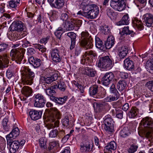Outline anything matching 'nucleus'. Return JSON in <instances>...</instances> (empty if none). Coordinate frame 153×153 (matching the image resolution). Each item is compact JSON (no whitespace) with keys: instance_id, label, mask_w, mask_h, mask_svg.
Returning a JSON list of instances; mask_svg holds the SVG:
<instances>
[{"instance_id":"nucleus-1","label":"nucleus","mask_w":153,"mask_h":153,"mask_svg":"<svg viewBox=\"0 0 153 153\" xmlns=\"http://www.w3.org/2000/svg\"><path fill=\"white\" fill-rule=\"evenodd\" d=\"M138 133L140 136L148 139L151 142L153 138V119L149 117L143 118L138 128Z\"/></svg>"},{"instance_id":"nucleus-2","label":"nucleus","mask_w":153,"mask_h":153,"mask_svg":"<svg viewBox=\"0 0 153 153\" xmlns=\"http://www.w3.org/2000/svg\"><path fill=\"white\" fill-rule=\"evenodd\" d=\"M81 7L84 6L82 8L83 11H79L78 14H81L88 19L95 18L98 15L99 12L98 7L95 4L86 5L82 3Z\"/></svg>"},{"instance_id":"nucleus-3","label":"nucleus","mask_w":153,"mask_h":153,"mask_svg":"<svg viewBox=\"0 0 153 153\" xmlns=\"http://www.w3.org/2000/svg\"><path fill=\"white\" fill-rule=\"evenodd\" d=\"M22 80L24 84L26 85H31L33 82V78L35 74L29 67L24 66L22 67Z\"/></svg>"},{"instance_id":"nucleus-4","label":"nucleus","mask_w":153,"mask_h":153,"mask_svg":"<svg viewBox=\"0 0 153 153\" xmlns=\"http://www.w3.org/2000/svg\"><path fill=\"white\" fill-rule=\"evenodd\" d=\"M61 118V114L57 109L56 108H52L48 114L46 120L50 122L54 121V126L55 127L59 126V121L58 120Z\"/></svg>"},{"instance_id":"nucleus-5","label":"nucleus","mask_w":153,"mask_h":153,"mask_svg":"<svg viewBox=\"0 0 153 153\" xmlns=\"http://www.w3.org/2000/svg\"><path fill=\"white\" fill-rule=\"evenodd\" d=\"M80 45L86 49H90L93 47V39L91 35L86 31H83L81 33Z\"/></svg>"},{"instance_id":"nucleus-6","label":"nucleus","mask_w":153,"mask_h":153,"mask_svg":"<svg viewBox=\"0 0 153 153\" xmlns=\"http://www.w3.org/2000/svg\"><path fill=\"white\" fill-rule=\"evenodd\" d=\"M113 60L111 59L108 56L99 58L98 63V66L103 70H108L112 67Z\"/></svg>"},{"instance_id":"nucleus-7","label":"nucleus","mask_w":153,"mask_h":153,"mask_svg":"<svg viewBox=\"0 0 153 153\" xmlns=\"http://www.w3.org/2000/svg\"><path fill=\"white\" fill-rule=\"evenodd\" d=\"M110 5L115 10L119 11L125 10L126 6L124 0H111Z\"/></svg>"},{"instance_id":"nucleus-8","label":"nucleus","mask_w":153,"mask_h":153,"mask_svg":"<svg viewBox=\"0 0 153 153\" xmlns=\"http://www.w3.org/2000/svg\"><path fill=\"white\" fill-rule=\"evenodd\" d=\"M22 51V50H19V49H12L10 53L12 60L15 61L17 63L20 64L24 56L23 53H21Z\"/></svg>"},{"instance_id":"nucleus-9","label":"nucleus","mask_w":153,"mask_h":153,"mask_svg":"<svg viewBox=\"0 0 153 153\" xmlns=\"http://www.w3.org/2000/svg\"><path fill=\"white\" fill-rule=\"evenodd\" d=\"M14 139L11 138H7V144L11 153H15L17 152L19 146V142L17 141L14 140Z\"/></svg>"},{"instance_id":"nucleus-10","label":"nucleus","mask_w":153,"mask_h":153,"mask_svg":"<svg viewBox=\"0 0 153 153\" xmlns=\"http://www.w3.org/2000/svg\"><path fill=\"white\" fill-rule=\"evenodd\" d=\"M110 91L113 94L110 95L104 99V101L107 102H110L116 100L119 97L120 94L115 88L114 84H112L110 87Z\"/></svg>"},{"instance_id":"nucleus-11","label":"nucleus","mask_w":153,"mask_h":153,"mask_svg":"<svg viewBox=\"0 0 153 153\" xmlns=\"http://www.w3.org/2000/svg\"><path fill=\"white\" fill-rule=\"evenodd\" d=\"M34 105L37 107H43L46 102V99L42 94H38L35 95Z\"/></svg>"},{"instance_id":"nucleus-12","label":"nucleus","mask_w":153,"mask_h":153,"mask_svg":"<svg viewBox=\"0 0 153 153\" xmlns=\"http://www.w3.org/2000/svg\"><path fill=\"white\" fill-rule=\"evenodd\" d=\"M113 122V120L110 117L106 118L104 120V129L108 133H112L114 132V127Z\"/></svg>"},{"instance_id":"nucleus-13","label":"nucleus","mask_w":153,"mask_h":153,"mask_svg":"<svg viewBox=\"0 0 153 153\" xmlns=\"http://www.w3.org/2000/svg\"><path fill=\"white\" fill-rule=\"evenodd\" d=\"M24 25L21 21L14 22L10 25L9 29L10 31H21L24 30Z\"/></svg>"},{"instance_id":"nucleus-14","label":"nucleus","mask_w":153,"mask_h":153,"mask_svg":"<svg viewBox=\"0 0 153 153\" xmlns=\"http://www.w3.org/2000/svg\"><path fill=\"white\" fill-rule=\"evenodd\" d=\"M48 1L52 7L58 9H61L65 4L64 0H48Z\"/></svg>"},{"instance_id":"nucleus-15","label":"nucleus","mask_w":153,"mask_h":153,"mask_svg":"<svg viewBox=\"0 0 153 153\" xmlns=\"http://www.w3.org/2000/svg\"><path fill=\"white\" fill-rule=\"evenodd\" d=\"M114 77V74L112 72L106 73L102 78V82L103 85L107 86L108 85Z\"/></svg>"},{"instance_id":"nucleus-16","label":"nucleus","mask_w":153,"mask_h":153,"mask_svg":"<svg viewBox=\"0 0 153 153\" xmlns=\"http://www.w3.org/2000/svg\"><path fill=\"white\" fill-rule=\"evenodd\" d=\"M92 148L91 147L90 142L88 141L81 143L80 145V150L82 153H88L91 151Z\"/></svg>"},{"instance_id":"nucleus-17","label":"nucleus","mask_w":153,"mask_h":153,"mask_svg":"<svg viewBox=\"0 0 153 153\" xmlns=\"http://www.w3.org/2000/svg\"><path fill=\"white\" fill-rule=\"evenodd\" d=\"M58 75L57 74H54L48 77H42L41 80L43 82L47 84H50L52 82L56 80L58 78Z\"/></svg>"},{"instance_id":"nucleus-18","label":"nucleus","mask_w":153,"mask_h":153,"mask_svg":"<svg viewBox=\"0 0 153 153\" xmlns=\"http://www.w3.org/2000/svg\"><path fill=\"white\" fill-rule=\"evenodd\" d=\"M143 17L145 24L147 27H151L153 23V15L150 13H146L143 16Z\"/></svg>"},{"instance_id":"nucleus-19","label":"nucleus","mask_w":153,"mask_h":153,"mask_svg":"<svg viewBox=\"0 0 153 153\" xmlns=\"http://www.w3.org/2000/svg\"><path fill=\"white\" fill-rule=\"evenodd\" d=\"M52 59L55 62H60L62 59L61 56L59 55V52L57 49H53L51 52Z\"/></svg>"},{"instance_id":"nucleus-20","label":"nucleus","mask_w":153,"mask_h":153,"mask_svg":"<svg viewBox=\"0 0 153 153\" xmlns=\"http://www.w3.org/2000/svg\"><path fill=\"white\" fill-rule=\"evenodd\" d=\"M89 56L91 57H95L96 56V54L94 52L91 51L85 52L82 57L81 61L82 64H84L85 62L88 61L89 59L88 57Z\"/></svg>"},{"instance_id":"nucleus-21","label":"nucleus","mask_w":153,"mask_h":153,"mask_svg":"<svg viewBox=\"0 0 153 153\" xmlns=\"http://www.w3.org/2000/svg\"><path fill=\"white\" fill-rule=\"evenodd\" d=\"M117 148V145L114 141L111 142L105 147L104 149V153H112V151L115 150Z\"/></svg>"},{"instance_id":"nucleus-22","label":"nucleus","mask_w":153,"mask_h":153,"mask_svg":"<svg viewBox=\"0 0 153 153\" xmlns=\"http://www.w3.org/2000/svg\"><path fill=\"white\" fill-rule=\"evenodd\" d=\"M30 63L32 65L34 68H37L41 65L42 62L41 60L33 56L30 57L29 59Z\"/></svg>"},{"instance_id":"nucleus-23","label":"nucleus","mask_w":153,"mask_h":153,"mask_svg":"<svg viewBox=\"0 0 153 153\" xmlns=\"http://www.w3.org/2000/svg\"><path fill=\"white\" fill-rule=\"evenodd\" d=\"M9 63V60L7 55L0 56V69H2L7 67V64Z\"/></svg>"},{"instance_id":"nucleus-24","label":"nucleus","mask_w":153,"mask_h":153,"mask_svg":"<svg viewBox=\"0 0 153 153\" xmlns=\"http://www.w3.org/2000/svg\"><path fill=\"white\" fill-rule=\"evenodd\" d=\"M128 52V49L126 46H123L119 48L118 54L120 58H123L127 55Z\"/></svg>"},{"instance_id":"nucleus-25","label":"nucleus","mask_w":153,"mask_h":153,"mask_svg":"<svg viewBox=\"0 0 153 153\" xmlns=\"http://www.w3.org/2000/svg\"><path fill=\"white\" fill-rule=\"evenodd\" d=\"M42 112L41 111H30L29 113L31 119L33 120H36L41 117Z\"/></svg>"},{"instance_id":"nucleus-26","label":"nucleus","mask_w":153,"mask_h":153,"mask_svg":"<svg viewBox=\"0 0 153 153\" xmlns=\"http://www.w3.org/2000/svg\"><path fill=\"white\" fill-rule=\"evenodd\" d=\"M133 26L137 30H143L144 27L143 24L141 20H138L135 18L133 22Z\"/></svg>"},{"instance_id":"nucleus-27","label":"nucleus","mask_w":153,"mask_h":153,"mask_svg":"<svg viewBox=\"0 0 153 153\" xmlns=\"http://www.w3.org/2000/svg\"><path fill=\"white\" fill-rule=\"evenodd\" d=\"M125 68L129 71H132L134 69V64L133 61L130 60L128 58L126 59L124 61Z\"/></svg>"},{"instance_id":"nucleus-28","label":"nucleus","mask_w":153,"mask_h":153,"mask_svg":"<svg viewBox=\"0 0 153 153\" xmlns=\"http://www.w3.org/2000/svg\"><path fill=\"white\" fill-rule=\"evenodd\" d=\"M67 36L71 39V43L70 49L72 50L75 46L76 35L74 32H70L67 33Z\"/></svg>"},{"instance_id":"nucleus-29","label":"nucleus","mask_w":153,"mask_h":153,"mask_svg":"<svg viewBox=\"0 0 153 153\" xmlns=\"http://www.w3.org/2000/svg\"><path fill=\"white\" fill-rule=\"evenodd\" d=\"M114 43V36L111 35L108 36L105 43L106 48L109 49L111 48L113 46Z\"/></svg>"},{"instance_id":"nucleus-30","label":"nucleus","mask_w":153,"mask_h":153,"mask_svg":"<svg viewBox=\"0 0 153 153\" xmlns=\"http://www.w3.org/2000/svg\"><path fill=\"white\" fill-rule=\"evenodd\" d=\"M19 130L18 127L14 128L10 134L7 136L6 138L15 139L19 135Z\"/></svg>"},{"instance_id":"nucleus-31","label":"nucleus","mask_w":153,"mask_h":153,"mask_svg":"<svg viewBox=\"0 0 153 153\" xmlns=\"http://www.w3.org/2000/svg\"><path fill=\"white\" fill-rule=\"evenodd\" d=\"M21 91L23 94L28 97L33 92V90L29 86H24L22 88Z\"/></svg>"},{"instance_id":"nucleus-32","label":"nucleus","mask_w":153,"mask_h":153,"mask_svg":"<svg viewBox=\"0 0 153 153\" xmlns=\"http://www.w3.org/2000/svg\"><path fill=\"white\" fill-rule=\"evenodd\" d=\"M75 21L74 19H71L70 21H67L65 22V26H64L65 30H66V31L73 30L75 26Z\"/></svg>"},{"instance_id":"nucleus-33","label":"nucleus","mask_w":153,"mask_h":153,"mask_svg":"<svg viewBox=\"0 0 153 153\" xmlns=\"http://www.w3.org/2000/svg\"><path fill=\"white\" fill-rule=\"evenodd\" d=\"M132 32V31L129 30L128 26L125 27L123 28L122 31H120V34L121 36L120 38V39H122L123 38H124L125 34H130Z\"/></svg>"},{"instance_id":"nucleus-34","label":"nucleus","mask_w":153,"mask_h":153,"mask_svg":"<svg viewBox=\"0 0 153 153\" xmlns=\"http://www.w3.org/2000/svg\"><path fill=\"white\" fill-rule=\"evenodd\" d=\"M68 97L65 96L63 97L58 98L56 97H52L51 99L55 102L60 104H62L65 103L67 100Z\"/></svg>"},{"instance_id":"nucleus-35","label":"nucleus","mask_w":153,"mask_h":153,"mask_svg":"<svg viewBox=\"0 0 153 153\" xmlns=\"http://www.w3.org/2000/svg\"><path fill=\"white\" fill-rule=\"evenodd\" d=\"M139 112V109L135 107H132L128 113L129 117L130 118H134Z\"/></svg>"},{"instance_id":"nucleus-36","label":"nucleus","mask_w":153,"mask_h":153,"mask_svg":"<svg viewBox=\"0 0 153 153\" xmlns=\"http://www.w3.org/2000/svg\"><path fill=\"white\" fill-rule=\"evenodd\" d=\"M128 15H125L120 21L117 22V25L118 26L127 25L128 24Z\"/></svg>"},{"instance_id":"nucleus-37","label":"nucleus","mask_w":153,"mask_h":153,"mask_svg":"<svg viewBox=\"0 0 153 153\" xmlns=\"http://www.w3.org/2000/svg\"><path fill=\"white\" fill-rule=\"evenodd\" d=\"M130 134L129 130L127 127H125L122 129L120 133V135L121 137L125 138L129 136Z\"/></svg>"},{"instance_id":"nucleus-38","label":"nucleus","mask_w":153,"mask_h":153,"mask_svg":"<svg viewBox=\"0 0 153 153\" xmlns=\"http://www.w3.org/2000/svg\"><path fill=\"white\" fill-rule=\"evenodd\" d=\"M126 83L124 80H120L117 85V89L120 91H122L124 90L126 86Z\"/></svg>"},{"instance_id":"nucleus-39","label":"nucleus","mask_w":153,"mask_h":153,"mask_svg":"<svg viewBox=\"0 0 153 153\" xmlns=\"http://www.w3.org/2000/svg\"><path fill=\"white\" fill-rule=\"evenodd\" d=\"M96 73V71L93 69L89 68H86L85 70V74L90 77H94Z\"/></svg>"},{"instance_id":"nucleus-40","label":"nucleus","mask_w":153,"mask_h":153,"mask_svg":"<svg viewBox=\"0 0 153 153\" xmlns=\"http://www.w3.org/2000/svg\"><path fill=\"white\" fill-rule=\"evenodd\" d=\"M98 86L97 85H94L89 88V94L91 96L95 95L98 92Z\"/></svg>"},{"instance_id":"nucleus-41","label":"nucleus","mask_w":153,"mask_h":153,"mask_svg":"<svg viewBox=\"0 0 153 153\" xmlns=\"http://www.w3.org/2000/svg\"><path fill=\"white\" fill-rule=\"evenodd\" d=\"M106 13L107 15L111 19H112L115 18L116 14L112 9L108 8L106 10Z\"/></svg>"},{"instance_id":"nucleus-42","label":"nucleus","mask_w":153,"mask_h":153,"mask_svg":"<svg viewBox=\"0 0 153 153\" xmlns=\"http://www.w3.org/2000/svg\"><path fill=\"white\" fill-rule=\"evenodd\" d=\"M46 93L47 95L51 97V98L52 97H55L54 96L56 94L55 91L52 89L51 88H44Z\"/></svg>"},{"instance_id":"nucleus-43","label":"nucleus","mask_w":153,"mask_h":153,"mask_svg":"<svg viewBox=\"0 0 153 153\" xmlns=\"http://www.w3.org/2000/svg\"><path fill=\"white\" fill-rule=\"evenodd\" d=\"M101 31L105 35L108 34L110 32L109 28L107 25L102 26L100 27Z\"/></svg>"},{"instance_id":"nucleus-44","label":"nucleus","mask_w":153,"mask_h":153,"mask_svg":"<svg viewBox=\"0 0 153 153\" xmlns=\"http://www.w3.org/2000/svg\"><path fill=\"white\" fill-rule=\"evenodd\" d=\"M20 0H11L9 2V5L10 7L15 8L19 4Z\"/></svg>"},{"instance_id":"nucleus-45","label":"nucleus","mask_w":153,"mask_h":153,"mask_svg":"<svg viewBox=\"0 0 153 153\" xmlns=\"http://www.w3.org/2000/svg\"><path fill=\"white\" fill-rule=\"evenodd\" d=\"M8 120L7 118H4L3 119L2 121V125L3 126L4 129L6 131H7L9 129L10 126L8 124Z\"/></svg>"},{"instance_id":"nucleus-46","label":"nucleus","mask_w":153,"mask_h":153,"mask_svg":"<svg viewBox=\"0 0 153 153\" xmlns=\"http://www.w3.org/2000/svg\"><path fill=\"white\" fill-rule=\"evenodd\" d=\"M95 45L96 47L99 48H101L103 45V42L98 37H95Z\"/></svg>"},{"instance_id":"nucleus-47","label":"nucleus","mask_w":153,"mask_h":153,"mask_svg":"<svg viewBox=\"0 0 153 153\" xmlns=\"http://www.w3.org/2000/svg\"><path fill=\"white\" fill-rule=\"evenodd\" d=\"M56 87L62 91H65L66 87L65 83L62 82H59L58 85H56Z\"/></svg>"},{"instance_id":"nucleus-48","label":"nucleus","mask_w":153,"mask_h":153,"mask_svg":"<svg viewBox=\"0 0 153 153\" xmlns=\"http://www.w3.org/2000/svg\"><path fill=\"white\" fill-rule=\"evenodd\" d=\"M58 145L57 142H53L50 143L48 146V149L50 151L53 149H55Z\"/></svg>"},{"instance_id":"nucleus-49","label":"nucleus","mask_w":153,"mask_h":153,"mask_svg":"<svg viewBox=\"0 0 153 153\" xmlns=\"http://www.w3.org/2000/svg\"><path fill=\"white\" fill-rule=\"evenodd\" d=\"M146 66L147 68L150 70V72L153 73V60L147 61L146 64Z\"/></svg>"},{"instance_id":"nucleus-50","label":"nucleus","mask_w":153,"mask_h":153,"mask_svg":"<svg viewBox=\"0 0 153 153\" xmlns=\"http://www.w3.org/2000/svg\"><path fill=\"white\" fill-rule=\"evenodd\" d=\"M138 146L136 145H132L128 149V153H133L137 151Z\"/></svg>"},{"instance_id":"nucleus-51","label":"nucleus","mask_w":153,"mask_h":153,"mask_svg":"<svg viewBox=\"0 0 153 153\" xmlns=\"http://www.w3.org/2000/svg\"><path fill=\"white\" fill-rule=\"evenodd\" d=\"M116 117L120 119H122L123 117V111L120 109H116L115 110Z\"/></svg>"},{"instance_id":"nucleus-52","label":"nucleus","mask_w":153,"mask_h":153,"mask_svg":"<svg viewBox=\"0 0 153 153\" xmlns=\"http://www.w3.org/2000/svg\"><path fill=\"white\" fill-rule=\"evenodd\" d=\"M69 117L65 116L62 120V124L64 126H67L69 124Z\"/></svg>"},{"instance_id":"nucleus-53","label":"nucleus","mask_w":153,"mask_h":153,"mask_svg":"<svg viewBox=\"0 0 153 153\" xmlns=\"http://www.w3.org/2000/svg\"><path fill=\"white\" fill-rule=\"evenodd\" d=\"M58 134V131L57 129L53 130L49 133V136L51 137H56Z\"/></svg>"},{"instance_id":"nucleus-54","label":"nucleus","mask_w":153,"mask_h":153,"mask_svg":"<svg viewBox=\"0 0 153 153\" xmlns=\"http://www.w3.org/2000/svg\"><path fill=\"white\" fill-rule=\"evenodd\" d=\"M146 87L151 91H153V81L148 82L146 84Z\"/></svg>"},{"instance_id":"nucleus-55","label":"nucleus","mask_w":153,"mask_h":153,"mask_svg":"<svg viewBox=\"0 0 153 153\" xmlns=\"http://www.w3.org/2000/svg\"><path fill=\"white\" fill-rule=\"evenodd\" d=\"M39 144L41 147L42 148L45 149L46 147V141H45L44 139L43 138H42L39 139Z\"/></svg>"},{"instance_id":"nucleus-56","label":"nucleus","mask_w":153,"mask_h":153,"mask_svg":"<svg viewBox=\"0 0 153 153\" xmlns=\"http://www.w3.org/2000/svg\"><path fill=\"white\" fill-rule=\"evenodd\" d=\"M34 47L38 49L42 52H44L45 51V48L44 47L43 45H41L39 44H36Z\"/></svg>"},{"instance_id":"nucleus-57","label":"nucleus","mask_w":153,"mask_h":153,"mask_svg":"<svg viewBox=\"0 0 153 153\" xmlns=\"http://www.w3.org/2000/svg\"><path fill=\"white\" fill-rule=\"evenodd\" d=\"M8 45L6 43L0 44V53L5 51L8 47Z\"/></svg>"},{"instance_id":"nucleus-58","label":"nucleus","mask_w":153,"mask_h":153,"mask_svg":"<svg viewBox=\"0 0 153 153\" xmlns=\"http://www.w3.org/2000/svg\"><path fill=\"white\" fill-rule=\"evenodd\" d=\"M68 16L66 13H62L61 16V19L65 22H67L68 19Z\"/></svg>"},{"instance_id":"nucleus-59","label":"nucleus","mask_w":153,"mask_h":153,"mask_svg":"<svg viewBox=\"0 0 153 153\" xmlns=\"http://www.w3.org/2000/svg\"><path fill=\"white\" fill-rule=\"evenodd\" d=\"M10 17V16L9 14L7 13H4V14L3 16H1V20L4 21V20H6L7 19H9Z\"/></svg>"},{"instance_id":"nucleus-60","label":"nucleus","mask_w":153,"mask_h":153,"mask_svg":"<svg viewBox=\"0 0 153 153\" xmlns=\"http://www.w3.org/2000/svg\"><path fill=\"white\" fill-rule=\"evenodd\" d=\"M10 39L11 40H16L18 39V37L16 36V34L12 33L10 37Z\"/></svg>"},{"instance_id":"nucleus-61","label":"nucleus","mask_w":153,"mask_h":153,"mask_svg":"<svg viewBox=\"0 0 153 153\" xmlns=\"http://www.w3.org/2000/svg\"><path fill=\"white\" fill-rule=\"evenodd\" d=\"M120 76L122 78L124 79L127 78L128 77V74L124 72L120 73Z\"/></svg>"},{"instance_id":"nucleus-62","label":"nucleus","mask_w":153,"mask_h":153,"mask_svg":"<svg viewBox=\"0 0 153 153\" xmlns=\"http://www.w3.org/2000/svg\"><path fill=\"white\" fill-rule=\"evenodd\" d=\"M50 38V36H47L45 38H43L41 39L40 42L42 43H44L45 44V43H46L47 41L49 40Z\"/></svg>"},{"instance_id":"nucleus-63","label":"nucleus","mask_w":153,"mask_h":153,"mask_svg":"<svg viewBox=\"0 0 153 153\" xmlns=\"http://www.w3.org/2000/svg\"><path fill=\"white\" fill-rule=\"evenodd\" d=\"M62 34V33L58 31H56L55 32V34L57 37V38L60 39L61 38V36Z\"/></svg>"},{"instance_id":"nucleus-64","label":"nucleus","mask_w":153,"mask_h":153,"mask_svg":"<svg viewBox=\"0 0 153 153\" xmlns=\"http://www.w3.org/2000/svg\"><path fill=\"white\" fill-rule=\"evenodd\" d=\"M76 23L75 26L78 27H79L82 25V21L80 20H75Z\"/></svg>"}]
</instances>
